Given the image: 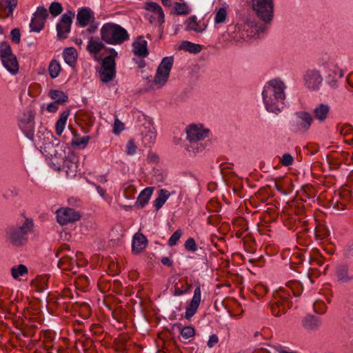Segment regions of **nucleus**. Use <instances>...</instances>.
Masks as SVG:
<instances>
[{
  "mask_svg": "<svg viewBox=\"0 0 353 353\" xmlns=\"http://www.w3.org/2000/svg\"><path fill=\"white\" fill-rule=\"evenodd\" d=\"M159 160V157L153 153L148 154V161L150 163H157Z\"/></svg>",
  "mask_w": 353,
  "mask_h": 353,
  "instance_id": "obj_58",
  "label": "nucleus"
},
{
  "mask_svg": "<svg viewBox=\"0 0 353 353\" xmlns=\"http://www.w3.org/2000/svg\"><path fill=\"white\" fill-rule=\"evenodd\" d=\"M181 234L182 233L180 230H177L176 231H175L168 240V245L170 246H173L176 245L177 241L179 240Z\"/></svg>",
  "mask_w": 353,
  "mask_h": 353,
  "instance_id": "obj_47",
  "label": "nucleus"
},
{
  "mask_svg": "<svg viewBox=\"0 0 353 353\" xmlns=\"http://www.w3.org/2000/svg\"><path fill=\"white\" fill-rule=\"evenodd\" d=\"M65 62L70 65H72L77 61V52L74 48H67L63 52Z\"/></svg>",
  "mask_w": 353,
  "mask_h": 353,
  "instance_id": "obj_31",
  "label": "nucleus"
},
{
  "mask_svg": "<svg viewBox=\"0 0 353 353\" xmlns=\"http://www.w3.org/2000/svg\"><path fill=\"white\" fill-rule=\"evenodd\" d=\"M336 68L335 69H334V71H332V72L335 75H338L339 79L342 78L343 77V75H344V73H343V70H336Z\"/></svg>",
  "mask_w": 353,
  "mask_h": 353,
  "instance_id": "obj_61",
  "label": "nucleus"
},
{
  "mask_svg": "<svg viewBox=\"0 0 353 353\" xmlns=\"http://www.w3.org/2000/svg\"><path fill=\"white\" fill-rule=\"evenodd\" d=\"M145 8L152 13L150 17V22H152V19L157 20L159 26H161L164 21V14L161 7L157 3L148 2L145 4Z\"/></svg>",
  "mask_w": 353,
  "mask_h": 353,
  "instance_id": "obj_20",
  "label": "nucleus"
},
{
  "mask_svg": "<svg viewBox=\"0 0 353 353\" xmlns=\"http://www.w3.org/2000/svg\"><path fill=\"white\" fill-rule=\"evenodd\" d=\"M146 132L143 138L145 145L150 147L154 143L157 138V131L152 123L149 122L148 125L145 127Z\"/></svg>",
  "mask_w": 353,
  "mask_h": 353,
  "instance_id": "obj_25",
  "label": "nucleus"
},
{
  "mask_svg": "<svg viewBox=\"0 0 353 353\" xmlns=\"http://www.w3.org/2000/svg\"><path fill=\"white\" fill-rule=\"evenodd\" d=\"M294 126L297 131L306 132L310 128L314 118L309 112L301 110L295 113Z\"/></svg>",
  "mask_w": 353,
  "mask_h": 353,
  "instance_id": "obj_15",
  "label": "nucleus"
},
{
  "mask_svg": "<svg viewBox=\"0 0 353 353\" xmlns=\"http://www.w3.org/2000/svg\"><path fill=\"white\" fill-rule=\"evenodd\" d=\"M70 114V111L69 110H65V111H63L61 114V117L59 118V119L57 121V123H56V132L58 135H61L64 130V128H65V123H66V121L68 119V117Z\"/></svg>",
  "mask_w": 353,
  "mask_h": 353,
  "instance_id": "obj_34",
  "label": "nucleus"
},
{
  "mask_svg": "<svg viewBox=\"0 0 353 353\" xmlns=\"http://www.w3.org/2000/svg\"><path fill=\"white\" fill-rule=\"evenodd\" d=\"M187 139L190 141V145L186 147L187 151L190 155H195L203 151L204 145L198 142L208 137L209 130L197 125H190L186 129Z\"/></svg>",
  "mask_w": 353,
  "mask_h": 353,
  "instance_id": "obj_6",
  "label": "nucleus"
},
{
  "mask_svg": "<svg viewBox=\"0 0 353 353\" xmlns=\"http://www.w3.org/2000/svg\"><path fill=\"white\" fill-rule=\"evenodd\" d=\"M132 47L134 54L138 57H145L149 54L147 41L141 37L132 43Z\"/></svg>",
  "mask_w": 353,
  "mask_h": 353,
  "instance_id": "obj_22",
  "label": "nucleus"
},
{
  "mask_svg": "<svg viewBox=\"0 0 353 353\" xmlns=\"http://www.w3.org/2000/svg\"><path fill=\"white\" fill-rule=\"evenodd\" d=\"M10 37L11 40L14 43H19L20 42V37H21L19 29H18V28L13 29L10 32Z\"/></svg>",
  "mask_w": 353,
  "mask_h": 353,
  "instance_id": "obj_49",
  "label": "nucleus"
},
{
  "mask_svg": "<svg viewBox=\"0 0 353 353\" xmlns=\"http://www.w3.org/2000/svg\"><path fill=\"white\" fill-rule=\"evenodd\" d=\"M105 44L102 41H99L98 39H94L93 37H90L86 50L90 53L94 54H99L103 48H105Z\"/></svg>",
  "mask_w": 353,
  "mask_h": 353,
  "instance_id": "obj_27",
  "label": "nucleus"
},
{
  "mask_svg": "<svg viewBox=\"0 0 353 353\" xmlns=\"http://www.w3.org/2000/svg\"><path fill=\"white\" fill-rule=\"evenodd\" d=\"M137 147L133 140H129L126 145L125 152L128 155H134L137 152Z\"/></svg>",
  "mask_w": 353,
  "mask_h": 353,
  "instance_id": "obj_46",
  "label": "nucleus"
},
{
  "mask_svg": "<svg viewBox=\"0 0 353 353\" xmlns=\"http://www.w3.org/2000/svg\"><path fill=\"white\" fill-rule=\"evenodd\" d=\"M291 292L295 296H298L290 285L287 288H279L274 292L272 299L270 303L274 316H280L281 314L285 313L288 309L290 308L292 302L289 298Z\"/></svg>",
  "mask_w": 353,
  "mask_h": 353,
  "instance_id": "obj_4",
  "label": "nucleus"
},
{
  "mask_svg": "<svg viewBox=\"0 0 353 353\" xmlns=\"http://www.w3.org/2000/svg\"><path fill=\"white\" fill-rule=\"evenodd\" d=\"M335 276L337 281L340 283H348L353 281V274L346 263H339L335 269Z\"/></svg>",
  "mask_w": 353,
  "mask_h": 353,
  "instance_id": "obj_18",
  "label": "nucleus"
},
{
  "mask_svg": "<svg viewBox=\"0 0 353 353\" xmlns=\"http://www.w3.org/2000/svg\"><path fill=\"white\" fill-rule=\"evenodd\" d=\"M48 17V12L47 9L43 6L38 7L30 24V31L39 32L43 28Z\"/></svg>",
  "mask_w": 353,
  "mask_h": 353,
  "instance_id": "obj_17",
  "label": "nucleus"
},
{
  "mask_svg": "<svg viewBox=\"0 0 353 353\" xmlns=\"http://www.w3.org/2000/svg\"><path fill=\"white\" fill-rule=\"evenodd\" d=\"M110 54L103 59L101 69L99 70V77L103 83H108L115 77V61L117 52L114 49L110 50Z\"/></svg>",
  "mask_w": 353,
  "mask_h": 353,
  "instance_id": "obj_9",
  "label": "nucleus"
},
{
  "mask_svg": "<svg viewBox=\"0 0 353 353\" xmlns=\"http://www.w3.org/2000/svg\"><path fill=\"white\" fill-rule=\"evenodd\" d=\"M161 1L165 6H171L172 5V0H161Z\"/></svg>",
  "mask_w": 353,
  "mask_h": 353,
  "instance_id": "obj_63",
  "label": "nucleus"
},
{
  "mask_svg": "<svg viewBox=\"0 0 353 353\" xmlns=\"http://www.w3.org/2000/svg\"><path fill=\"white\" fill-rule=\"evenodd\" d=\"M49 165L54 170H59L61 168L65 170L68 176H74L77 169V157L73 152H70L68 156L65 154L58 161L49 162Z\"/></svg>",
  "mask_w": 353,
  "mask_h": 353,
  "instance_id": "obj_7",
  "label": "nucleus"
},
{
  "mask_svg": "<svg viewBox=\"0 0 353 353\" xmlns=\"http://www.w3.org/2000/svg\"><path fill=\"white\" fill-rule=\"evenodd\" d=\"M314 310L316 313L322 314L326 311V305L321 300H316L313 305Z\"/></svg>",
  "mask_w": 353,
  "mask_h": 353,
  "instance_id": "obj_42",
  "label": "nucleus"
},
{
  "mask_svg": "<svg viewBox=\"0 0 353 353\" xmlns=\"http://www.w3.org/2000/svg\"><path fill=\"white\" fill-rule=\"evenodd\" d=\"M0 57L3 65L12 74L18 72L19 65L16 57L12 53L10 45L6 42L0 44Z\"/></svg>",
  "mask_w": 353,
  "mask_h": 353,
  "instance_id": "obj_11",
  "label": "nucleus"
},
{
  "mask_svg": "<svg viewBox=\"0 0 353 353\" xmlns=\"http://www.w3.org/2000/svg\"><path fill=\"white\" fill-rule=\"evenodd\" d=\"M194 334V329L192 326L184 327L181 331V336L185 339L192 337Z\"/></svg>",
  "mask_w": 353,
  "mask_h": 353,
  "instance_id": "obj_45",
  "label": "nucleus"
},
{
  "mask_svg": "<svg viewBox=\"0 0 353 353\" xmlns=\"http://www.w3.org/2000/svg\"><path fill=\"white\" fill-rule=\"evenodd\" d=\"M227 15V8L225 7L219 8L216 12L214 22L218 24L224 23L226 20Z\"/></svg>",
  "mask_w": 353,
  "mask_h": 353,
  "instance_id": "obj_37",
  "label": "nucleus"
},
{
  "mask_svg": "<svg viewBox=\"0 0 353 353\" xmlns=\"http://www.w3.org/2000/svg\"><path fill=\"white\" fill-rule=\"evenodd\" d=\"M49 95L52 99L60 104H63L68 101V96L61 90H51Z\"/></svg>",
  "mask_w": 353,
  "mask_h": 353,
  "instance_id": "obj_35",
  "label": "nucleus"
},
{
  "mask_svg": "<svg viewBox=\"0 0 353 353\" xmlns=\"http://www.w3.org/2000/svg\"><path fill=\"white\" fill-rule=\"evenodd\" d=\"M201 302V289L199 286H197L194 292L193 297L189 303V305L186 307L185 318L186 319H190L192 317L199 307V303Z\"/></svg>",
  "mask_w": 353,
  "mask_h": 353,
  "instance_id": "obj_19",
  "label": "nucleus"
},
{
  "mask_svg": "<svg viewBox=\"0 0 353 353\" xmlns=\"http://www.w3.org/2000/svg\"><path fill=\"white\" fill-rule=\"evenodd\" d=\"M347 79L348 84L352 88H353V73L352 74V77H347Z\"/></svg>",
  "mask_w": 353,
  "mask_h": 353,
  "instance_id": "obj_64",
  "label": "nucleus"
},
{
  "mask_svg": "<svg viewBox=\"0 0 353 353\" xmlns=\"http://www.w3.org/2000/svg\"><path fill=\"white\" fill-rule=\"evenodd\" d=\"M38 139V144L41 152L50 159L49 162L52 161L56 162L65 154L64 145H61L60 141L50 131L39 132Z\"/></svg>",
  "mask_w": 353,
  "mask_h": 353,
  "instance_id": "obj_3",
  "label": "nucleus"
},
{
  "mask_svg": "<svg viewBox=\"0 0 353 353\" xmlns=\"http://www.w3.org/2000/svg\"><path fill=\"white\" fill-rule=\"evenodd\" d=\"M124 129L123 123L119 121L118 119H116L114 124V132L116 134H119Z\"/></svg>",
  "mask_w": 353,
  "mask_h": 353,
  "instance_id": "obj_52",
  "label": "nucleus"
},
{
  "mask_svg": "<svg viewBox=\"0 0 353 353\" xmlns=\"http://www.w3.org/2000/svg\"><path fill=\"white\" fill-rule=\"evenodd\" d=\"M75 261L76 259H74L72 256L70 255L68 253H65L59 258L58 265L61 266L65 263L72 264L75 262Z\"/></svg>",
  "mask_w": 353,
  "mask_h": 353,
  "instance_id": "obj_43",
  "label": "nucleus"
},
{
  "mask_svg": "<svg viewBox=\"0 0 353 353\" xmlns=\"http://www.w3.org/2000/svg\"><path fill=\"white\" fill-rule=\"evenodd\" d=\"M175 11L178 14H187L189 12V9L185 3H181L174 2Z\"/></svg>",
  "mask_w": 353,
  "mask_h": 353,
  "instance_id": "obj_44",
  "label": "nucleus"
},
{
  "mask_svg": "<svg viewBox=\"0 0 353 353\" xmlns=\"http://www.w3.org/2000/svg\"><path fill=\"white\" fill-rule=\"evenodd\" d=\"M92 18H93V12L88 8L79 10L77 14V23L81 27L86 26Z\"/></svg>",
  "mask_w": 353,
  "mask_h": 353,
  "instance_id": "obj_23",
  "label": "nucleus"
},
{
  "mask_svg": "<svg viewBox=\"0 0 353 353\" xmlns=\"http://www.w3.org/2000/svg\"><path fill=\"white\" fill-rule=\"evenodd\" d=\"M219 341V338L216 334H212L210 336V339L208 341V346L209 347H212L216 344Z\"/></svg>",
  "mask_w": 353,
  "mask_h": 353,
  "instance_id": "obj_55",
  "label": "nucleus"
},
{
  "mask_svg": "<svg viewBox=\"0 0 353 353\" xmlns=\"http://www.w3.org/2000/svg\"><path fill=\"white\" fill-rule=\"evenodd\" d=\"M303 82L307 89L315 91L320 88L323 82V77L319 70L309 69L303 76Z\"/></svg>",
  "mask_w": 353,
  "mask_h": 353,
  "instance_id": "obj_13",
  "label": "nucleus"
},
{
  "mask_svg": "<svg viewBox=\"0 0 353 353\" xmlns=\"http://www.w3.org/2000/svg\"><path fill=\"white\" fill-rule=\"evenodd\" d=\"M74 12L70 10L64 13L59 23L57 24V37L59 40L66 39L68 34L70 32L72 18Z\"/></svg>",
  "mask_w": 353,
  "mask_h": 353,
  "instance_id": "obj_14",
  "label": "nucleus"
},
{
  "mask_svg": "<svg viewBox=\"0 0 353 353\" xmlns=\"http://www.w3.org/2000/svg\"><path fill=\"white\" fill-rule=\"evenodd\" d=\"M352 128H351L350 125H344L340 128L339 132L341 135L346 136L348 134H350L352 132Z\"/></svg>",
  "mask_w": 353,
  "mask_h": 353,
  "instance_id": "obj_54",
  "label": "nucleus"
},
{
  "mask_svg": "<svg viewBox=\"0 0 353 353\" xmlns=\"http://www.w3.org/2000/svg\"><path fill=\"white\" fill-rule=\"evenodd\" d=\"M89 140H90L89 136H84L83 137L80 138V139L77 138V137H74L72 139L71 144L72 146L82 149V148H84L87 145Z\"/></svg>",
  "mask_w": 353,
  "mask_h": 353,
  "instance_id": "obj_38",
  "label": "nucleus"
},
{
  "mask_svg": "<svg viewBox=\"0 0 353 353\" xmlns=\"http://www.w3.org/2000/svg\"><path fill=\"white\" fill-rule=\"evenodd\" d=\"M185 248L187 250H189V251H192V252L196 251V245L194 239L192 238L188 239L185 243Z\"/></svg>",
  "mask_w": 353,
  "mask_h": 353,
  "instance_id": "obj_50",
  "label": "nucleus"
},
{
  "mask_svg": "<svg viewBox=\"0 0 353 353\" xmlns=\"http://www.w3.org/2000/svg\"><path fill=\"white\" fill-rule=\"evenodd\" d=\"M188 28L189 30H192L195 31L196 32H202L203 31V28H201V27H198L197 24L195 21V17H192L188 23Z\"/></svg>",
  "mask_w": 353,
  "mask_h": 353,
  "instance_id": "obj_48",
  "label": "nucleus"
},
{
  "mask_svg": "<svg viewBox=\"0 0 353 353\" xmlns=\"http://www.w3.org/2000/svg\"><path fill=\"white\" fill-rule=\"evenodd\" d=\"M148 244L146 237L141 233H137L134 236L132 241V251L134 253H139L143 251Z\"/></svg>",
  "mask_w": 353,
  "mask_h": 353,
  "instance_id": "obj_24",
  "label": "nucleus"
},
{
  "mask_svg": "<svg viewBox=\"0 0 353 353\" xmlns=\"http://www.w3.org/2000/svg\"><path fill=\"white\" fill-rule=\"evenodd\" d=\"M59 104V103H57L55 101L48 104L47 106V110L49 112H55L58 109Z\"/></svg>",
  "mask_w": 353,
  "mask_h": 353,
  "instance_id": "obj_56",
  "label": "nucleus"
},
{
  "mask_svg": "<svg viewBox=\"0 0 353 353\" xmlns=\"http://www.w3.org/2000/svg\"><path fill=\"white\" fill-rule=\"evenodd\" d=\"M161 263L163 265H168V266H172V262L170 259V258H168V257H163L161 259Z\"/></svg>",
  "mask_w": 353,
  "mask_h": 353,
  "instance_id": "obj_60",
  "label": "nucleus"
},
{
  "mask_svg": "<svg viewBox=\"0 0 353 353\" xmlns=\"http://www.w3.org/2000/svg\"><path fill=\"white\" fill-rule=\"evenodd\" d=\"M174 59L172 57H164L157 70L153 83L158 88H162L168 81L170 72L173 65Z\"/></svg>",
  "mask_w": 353,
  "mask_h": 353,
  "instance_id": "obj_10",
  "label": "nucleus"
},
{
  "mask_svg": "<svg viewBox=\"0 0 353 353\" xmlns=\"http://www.w3.org/2000/svg\"><path fill=\"white\" fill-rule=\"evenodd\" d=\"M179 48L181 50H185L191 53L197 54L201 51L202 47L199 44L184 41L180 44Z\"/></svg>",
  "mask_w": 353,
  "mask_h": 353,
  "instance_id": "obj_32",
  "label": "nucleus"
},
{
  "mask_svg": "<svg viewBox=\"0 0 353 353\" xmlns=\"http://www.w3.org/2000/svg\"><path fill=\"white\" fill-rule=\"evenodd\" d=\"M65 251L68 252L70 251L69 248L67 245H63L57 251L56 256L59 258L60 255Z\"/></svg>",
  "mask_w": 353,
  "mask_h": 353,
  "instance_id": "obj_59",
  "label": "nucleus"
},
{
  "mask_svg": "<svg viewBox=\"0 0 353 353\" xmlns=\"http://www.w3.org/2000/svg\"><path fill=\"white\" fill-rule=\"evenodd\" d=\"M17 5V0H0V12H6L8 17L12 16L14 9Z\"/></svg>",
  "mask_w": 353,
  "mask_h": 353,
  "instance_id": "obj_29",
  "label": "nucleus"
},
{
  "mask_svg": "<svg viewBox=\"0 0 353 353\" xmlns=\"http://www.w3.org/2000/svg\"><path fill=\"white\" fill-rule=\"evenodd\" d=\"M330 112V106L325 103H319L313 109L314 120H317L319 123H324L328 118Z\"/></svg>",
  "mask_w": 353,
  "mask_h": 353,
  "instance_id": "obj_21",
  "label": "nucleus"
},
{
  "mask_svg": "<svg viewBox=\"0 0 353 353\" xmlns=\"http://www.w3.org/2000/svg\"><path fill=\"white\" fill-rule=\"evenodd\" d=\"M34 114L32 110L24 112L20 118L19 128L30 139L34 137Z\"/></svg>",
  "mask_w": 353,
  "mask_h": 353,
  "instance_id": "obj_16",
  "label": "nucleus"
},
{
  "mask_svg": "<svg viewBox=\"0 0 353 353\" xmlns=\"http://www.w3.org/2000/svg\"><path fill=\"white\" fill-rule=\"evenodd\" d=\"M101 39L110 45H121L129 39L127 30L114 23H105L100 30Z\"/></svg>",
  "mask_w": 353,
  "mask_h": 353,
  "instance_id": "obj_5",
  "label": "nucleus"
},
{
  "mask_svg": "<svg viewBox=\"0 0 353 353\" xmlns=\"http://www.w3.org/2000/svg\"><path fill=\"white\" fill-rule=\"evenodd\" d=\"M48 70L51 78L54 79L57 77L61 71V65L56 60H52L48 67Z\"/></svg>",
  "mask_w": 353,
  "mask_h": 353,
  "instance_id": "obj_36",
  "label": "nucleus"
},
{
  "mask_svg": "<svg viewBox=\"0 0 353 353\" xmlns=\"http://www.w3.org/2000/svg\"><path fill=\"white\" fill-rule=\"evenodd\" d=\"M321 325V320L314 316H307L303 320V327L310 331L316 330Z\"/></svg>",
  "mask_w": 353,
  "mask_h": 353,
  "instance_id": "obj_26",
  "label": "nucleus"
},
{
  "mask_svg": "<svg viewBox=\"0 0 353 353\" xmlns=\"http://www.w3.org/2000/svg\"><path fill=\"white\" fill-rule=\"evenodd\" d=\"M245 23L248 27L254 28L255 31L258 33L263 32L266 29L265 25H259L256 23L254 20L250 19H248Z\"/></svg>",
  "mask_w": 353,
  "mask_h": 353,
  "instance_id": "obj_41",
  "label": "nucleus"
},
{
  "mask_svg": "<svg viewBox=\"0 0 353 353\" xmlns=\"http://www.w3.org/2000/svg\"><path fill=\"white\" fill-rule=\"evenodd\" d=\"M191 287H192L191 285H188L187 289L181 290L179 286H176V288H174V294L175 296H180V295L186 294L189 291V290L191 288Z\"/></svg>",
  "mask_w": 353,
  "mask_h": 353,
  "instance_id": "obj_53",
  "label": "nucleus"
},
{
  "mask_svg": "<svg viewBox=\"0 0 353 353\" xmlns=\"http://www.w3.org/2000/svg\"><path fill=\"white\" fill-rule=\"evenodd\" d=\"M322 65L330 71H334V69L336 67V60L331 59L330 57H326L322 59Z\"/></svg>",
  "mask_w": 353,
  "mask_h": 353,
  "instance_id": "obj_40",
  "label": "nucleus"
},
{
  "mask_svg": "<svg viewBox=\"0 0 353 353\" xmlns=\"http://www.w3.org/2000/svg\"><path fill=\"white\" fill-rule=\"evenodd\" d=\"M286 88L287 85L280 79H274L265 83L262 98L268 112L278 114L285 108Z\"/></svg>",
  "mask_w": 353,
  "mask_h": 353,
  "instance_id": "obj_1",
  "label": "nucleus"
},
{
  "mask_svg": "<svg viewBox=\"0 0 353 353\" xmlns=\"http://www.w3.org/2000/svg\"><path fill=\"white\" fill-rule=\"evenodd\" d=\"M63 11L62 6L59 2H52L49 7V12L53 17H57Z\"/></svg>",
  "mask_w": 353,
  "mask_h": 353,
  "instance_id": "obj_39",
  "label": "nucleus"
},
{
  "mask_svg": "<svg viewBox=\"0 0 353 353\" xmlns=\"http://www.w3.org/2000/svg\"><path fill=\"white\" fill-rule=\"evenodd\" d=\"M98 28V23L92 21L90 23V27L86 30V32L88 33H94Z\"/></svg>",
  "mask_w": 353,
  "mask_h": 353,
  "instance_id": "obj_57",
  "label": "nucleus"
},
{
  "mask_svg": "<svg viewBox=\"0 0 353 353\" xmlns=\"http://www.w3.org/2000/svg\"><path fill=\"white\" fill-rule=\"evenodd\" d=\"M170 195V192L165 189H161L159 190V196L154 201V205L157 210L160 209L163 205Z\"/></svg>",
  "mask_w": 353,
  "mask_h": 353,
  "instance_id": "obj_33",
  "label": "nucleus"
},
{
  "mask_svg": "<svg viewBox=\"0 0 353 353\" xmlns=\"http://www.w3.org/2000/svg\"><path fill=\"white\" fill-rule=\"evenodd\" d=\"M11 275L15 280H19L21 276H24L28 274V269L23 264L13 266L10 270Z\"/></svg>",
  "mask_w": 353,
  "mask_h": 353,
  "instance_id": "obj_30",
  "label": "nucleus"
},
{
  "mask_svg": "<svg viewBox=\"0 0 353 353\" xmlns=\"http://www.w3.org/2000/svg\"><path fill=\"white\" fill-rule=\"evenodd\" d=\"M281 162L285 166L290 165L293 163V157L290 154H284L281 159Z\"/></svg>",
  "mask_w": 353,
  "mask_h": 353,
  "instance_id": "obj_51",
  "label": "nucleus"
},
{
  "mask_svg": "<svg viewBox=\"0 0 353 353\" xmlns=\"http://www.w3.org/2000/svg\"><path fill=\"white\" fill-rule=\"evenodd\" d=\"M252 8L257 17L265 23H269L273 19V0H252Z\"/></svg>",
  "mask_w": 353,
  "mask_h": 353,
  "instance_id": "obj_8",
  "label": "nucleus"
},
{
  "mask_svg": "<svg viewBox=\"0 0 353 353\" xmlns=\"http://www.w3.org/2000/svg\"><path fill=\"white\" fill-rule=\"evenodd\" d=\"M34 228L32 218L23 219L8 224L5 228L7 241L14 247H21L28 241V235Z\"/></svg>",
  "mask_w": 353,
  "mask_h": 353,
  "instance_id": "obj_2",
  "label": "nucleus"
},
{
  "mask_svg": "<svg viewBox=\"0 0 353 353\" xmlns=\"http://www.w3.org/2000/svg\"><path fill=\"white\" fill-rule=\"evenodd\" d=\"M153 190V187H148L142 190L137 198V205L141 208H143L150 200Z\"/></svg>",
  "mask_w": 353,
  "mask_h": 353,
  "instance_id": "obj_28",
  "label": "nucleus"
},
{
  "mask_svg": "<svg viewBox=\"0 0 353 353\" xmlns=\"http://www.w3.org/2000/svg\"><path fill=\"white\" fill-rule=\"evenodd\" d=\"M56 214L57 222L61 225L76 222L81 219L80 213L70 208H61L57 210Z\"/></svg>",
  "mask_w": 353,
  "mask_h": 353,
  "instance_id": "obj_12",
  "label": "nucleus"
},
{
  "mask_svg": "<svg viewBox=\"0 0 353 353\" xmlns=\"http://www.w3.org/2000/svg\"><path fill=\"white\" fill-rule=\"evenodd\" d=\"M96 189H97L98 193L100 194V196H102L103 198H104L105 197V190L99 185H96Z\"/></svg>",
  "mask_w": 353,
  "mask_h": 353,
  "instance_id": "obj_62",
  "label": "nucleus"
}]
</instances>
